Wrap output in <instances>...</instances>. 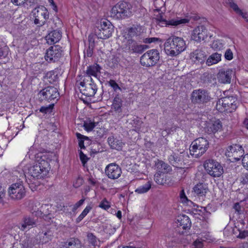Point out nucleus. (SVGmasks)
Instances as JSON below:
<instances>
[{
	"label": "nucleus",
	"mask_w": 248,
	"mask_h": 248,
	"mask_svg": "<svg viewBox=\"0 0 248 248\" xmlns=\"http://www.w3.org/2000/svg\"><path fill=\"white\" fill-rule=\"evenodd\" d=\"M164 45L166 54L172 57L178 55L186 47L183 38L174 36L169 37Z\"/></svg>",
	"instance_id": "nucleus-1"
},
{
	"label": "nucleus",
	"mask_w": 248,
	"mask_h": 248,
	"mask_svg": "<svg viewBox=\"0 0 248 248\" xmlns=\"http://www.w3.org/2000/svg\"><path fill=\"white\" fill-rule=\"evenodd\" d=\"M50 169V164L46 155L41 156L33 165L28 169L29 175L34 179H41L46 176Z\"/></svg>",
	"instance_id": "nucleus-2"
},
{
	"label": "nucleus",
	"mask_w": 248,
	"mask_h": 248,
	"mask_svg": "<svg viewBox=\"0 0 248 248\" xmlns=\"http://www.w3.org/2000/svg\"><path fill=\"white\" fill-rule=\"evenodd\" d=\"M132 6L126 1L118 2L110 11V16L117 19H124L132 15Z\"/></svg>",
	"instance_id": "nucleus-3"
},
{
	"label": "nucleus",
	"mask_w": 248,
	"mask_h": 248,
	"mask_svg": "<svg viewBox=\"0 0 248 248\" xmlns=\"http://www.w3.org/2000/svg\"><path fill=\"white\" fill-rule=\"evenodd\" d=\"M121 47L123 51L129 54H141L148 48L147 45L139 44L135 40L127 38L124 39Z\"/></svg>",
	"instance_id": "nucleus-4"
},
{
	"label": "nucleus",
	"mask_w": 248,
	"mask_h": 248,
	"mask_svg": "<svg viewBox=\"0 0 248 248\" xmlns=\"http://www.w3.org/2000/svg\"><path fill=\"white\" fill-rule=\"evenodd\" d=\"M237 98L232 96H226L219 99L216 104V108L220 111L232 112L237 107Z\"/></svg>",
	"instance_id": "nucleus-5"
},
{
	"label": "nucleus",
	"mask_w": 248,
	"mask_h": 248,
	"mask_svg": "<svg viewBox=\"0 0 248 248\" xmlns=\"http://www.w3.org/2000/svg\"><path fill=\"white\" fill-rule=\"evenodd\" d=\"M209 147L208 140L204 138H199L191 144L190 153L191 155L198 157L205 153Z\"/></svg>",
	"instance_id": "nucleus-6"
},
{
	"label": "nucleus",
	"mask_w": 248,
	"mask_h": 248,
	"mask_svg": "<svg viewBox=\"0 0 248 248\" xmlns=\"http://www.w3.org/2000/svg\"><path fill=\"white\" fill-rule=\"evenodd\" d=\"M160 58L159 53L157 49H153L148 50L140 58L141 65L147 67L155 65Z\"/></svg>",
	"instance_id": "nucleus-7"
},
{
	"label": "nucleus",
	"mask_w": 248,
	"mask_h": 248,
	"mask_svg": "<svg viewBox=\"0 0 248 248\" xmlns=\"http://www.w3.org/2000/svg\"><path fill=\"white\" fill-rule=\"evenodd\" d=\"M190 99L194 104H205L211 99L210 93L203 89H196L193 91L191 94Z\"/></svg>",
	"instance_id": "nucleus-8"
},
{
	"label": "nucleus",
	"mask_w": 248,
	"mask_h": 248,
	"mask_svg": "<svg viewBox=\"0 0 248 248\" xmlns=\"http://www.w3.org/2000/svg\"><path fill=\"white\" fill-rule=\"evenodd\" d=\"M207 173L213 177H219L223 173V169L221 164L215 160H206L203 164Z\"/></svg>",
	"instance_id": "nucleus-9"
},
{
	"label": "nucleus",
	"mask_w": 248,
	"mask_h": 248,
	"mask_svg": "<svg viewBox=\"0 0 248 248\" xmlns=\"http://www.w3.org/2000/svg\"><path fill=\"white\" fill-rule=\"evenodd\" d=\"M100 22V26L95 31L96 35L98 38L102 39L108 38L112 35L114 26L109 21L105 19L101 20Z\"/></svg>",
	"instance_id": "nucleus-10"
},
{
	"label": "nucleus",
	"mask_w": 248,
	"mask_h": 248,
	"mask_svg": "<svg viewBox=\"0 0 248 248\" xmlns=\"http://www.w3.org/2000/svg\"><path fill=\"white\" fill-rule=\"evenodd\" d=\"M32 13L34 18V23L39 27L44 25L49 18V13L47 9L43 6L34 8Z\"/></svg>",
	"instance_id": "nucleus-11"
},
{
	"label": "nucleus",
	"mask_w": 248,
	"mask_h": 248,
	"mask_svg": "<svg viewBox=\"0 0 248 248\" xmlns=\"http://www.w3.org/2000/svg\"><path fill=\"white\" fill-rule=\"evenodd\" d=\"M155 19L157 22V24L161 27L177 26L180 24H186L189 22L188 19L180 17H177L176 18L167 20L164 18V14L162 12L159 13L156 15H155Z\"/></svg>",
	"instance_id": "nucleus-12"
},
{
	"label": "nucleus",
	"mask_w": 248,
	"mask_h": 248,
	"mask_svg": "<svg viewBox=\"0 0 248 248\" xmlns=\"http://www.w3.org/2000/svg\"><path fill=\"white\" fill-rule=\"evenodd\" d=\"M8 195L13 200H19L25 195V190L22 183L13 184L9 187Z\"/></svg>",
	"instance_id": "nucleus-13"
},
{
	"label": "nucleus",
	"mask_w": 248,
	"mask_h": 248,
	"mask_svg": "<svg viewBox=\"0 0 248 248\" xmlns=\"http://www.w3.org/2000/svg\"><path fill=\"white\" fill-rule=\"evenodd\" d=\"M79 85L81 86L80 89L81 93L88 97L94 96L97 90L96 84L93 80L87 82L86 79H83L82 81L80 82Z\"/></svg>",
	"instance_id": "nucleus-14"
},
{
	"label": "nucleus",
	"mask_w": 248,
	"mask_h": 248,
	"mask_svg": "<svg viewBox=\"0 0 248 248\" xmlns=\"http://www.w3.org/2000/svg\"><path fill=\"white\" fill-rule=\"evenodd\" d=\"M62 48L59 46H51L46 53L45 59L48 62H56L62 57Z\"/></svg>",
	"instance_id": "nucleus-15"
},
{
	"label": "nucleus",
	"mask_w": 248,
	"mask_h": 248,
	"mask_svg": "<svg viewBox=\"0 0 248 248\" xmlns=\"http://www.w3.org/2000/svg\"><path fill=\"white\" fill-rule=\"evenodd\" d=\"M42 100H46L48 102L52 100H58L59 93L56 88L53 86H48L42 90L40 92Z\"/></svg>",
	"instance_id": "nucleus-16"
},
{
	"label": "nucleus",
	"mask_w": 248,
	"mask_h": 248,
	"mask_svg": "<svg viewBox=\"0 0 248 248\" xmlns=\"http://www.w3.org/2000/svg\"><path fill=\"white\" fill-rule=\"evenodd\" d=\"M226 155L227 156L232 157V159L238 161L244 156V150L241 145L234 144L229 147Z\"/></svg>",
	"instance_id": "nucleus-17"
},
{
	"label": "nucleus",
	"mask_w": 248,
	"mask_h": 248,
	"mask_svg": "<svg viewBox=\"0 0 248 248\" xmlns=\"http://www.w3.org/2000/svg\"><path fill=\"white\" fill-rule=\"evenodd\" d=\"M105 173L109 179L115 180L119 178L122 174V170L116 163H110L107 166Z\"/></svg>",
	"instance_id": "nucleus-18"
},
{
	"label": "nucleus",
	"mask_w": 248,
	"mask_h": 248,
	"mask_svg": "<svg viewBox=\"0 0 248 248\" xmlns=\"http://www.w3.org/2000/svg\"><path fill=\"white\" fill-rule=\"evenodd\" d=\"M101 69V68L99 65L96 63L88 66L85 72L86 75L84 76V79H86L87 82L89 81V80H93L91 76L97 78L98 74L100 73Z\"/></svg>",
	"instance_id": "nucleus-19"
},
{
	"label": "nucleus",
	"mask_w": 248,
	"mask_h": 248,
	"mask_svg": "<svg viewBox=\"0 0 248 248\" xmlns=\"http://www.w3.org/2000/svg\"><path fill=\"white\" fill-rule=\"evenodd\" d=\"M190 58L195 63L202 64L206 59V54L203 50L198 48L190 54Z\"/></svg>",
	"instance_id": "nucleus-20"
},
{
	"label": "nucleus",
	"mask_w": 248,
	"mask_h": 248,
	"mask_svg": "<svg viewBox=\"0 0 248 248\" xmlns=\"http://www.w3.org/2000/svg\"><path fill=\"white\" fill-rule=\"evenodd\" d=\"M207 37V30L203 26L196 27L193 31L191 38L197 42H201Z\"/></svg>",
	"instance_id": "nucleus-21"
},
{
	"label": "nucleus",
	"mask_w": 248,
	"mask_h": 248,
	"mask_svg": "<svg viewBox=\"0 0 248 248\" xmlns=\"http://www.w3.org/2000/svg\"><path fill=\"white\" fill-rule=\"evenodd\" d=\"M36 225L37 219L31 217L26 216L23 218V222L19 228L21 230L24 231L27 229H30L35 227Z\"/></svg>",
	"instance_id": "nucleus-22"
},
{
	"label": "nucleus",
	"mask_w": 248,
	"mask_h": 248,
	"mask_svg": "<svg viewBox=\"0 0 248 248\" xmlns=\"http://www.w3.org/2000/svg\"><path fill=\"white\" fill-rule=\"evenodd\" d=\"M62 38V31L60 30L55 29L51 31L46 36V40L48 43L54 44L58 42Z\"/></svg>",
	"instance_id": "nucleus-23"
},
{
	"label": "nucleus",
	"mask_w": 248,
	"mask_h": 248,
	"mask_svg": "<svg viewBox=\"0 0 248 248\" xmlns=\"http://www.w3.org/2000/svg\"><path fill=\"white\" fill-rule=\"evenodd\" d=\"M169 160L172 166L176 168H182L184 155H182V153L180 154L174 153L169 156Z\"/></svg>",
	"instance_id": "nucleus-24"
},
{
	"label": "nucleus",
	"mask_w": 248,
	"mask_h": 248,
	"mask_svg": "<svg viewBox=\"0 0 248 248\" xmlns=\"http://www.w3.org/2000/svg\"><path fill=\"white\" fill-rule=\"evenodd\" d=\"M232 73V71L231 70L220 71L217 76L219 81L222 83H230Z\"/></svg>",
	"instance_id": "nucleus-25"
},
{
	"label": "nucleus",
	"mask_w": 248,
	"mask_h": 248,
	"mask_svg": "<svg viewBox=\"0 0 248 248\" xmlns=\"http://www.w3.org/2000/svg\"><path fill=\"white\" fill-rule=\"evenodd\" d=\"M154 167L158 170L157 172H162V173H165L166 172H168L171 170V167L170 166L162 160L156 159L154 161Z\"/></svg>",
	"instance_id": "nucleus-26"
},
{
	"label": "nucleus",
	"mask_w": 248,
	"mask_h": 248,
	"mask_svg": "<svg viewBox=\"0 0 248 248\" xmlns=\"http://www.w3.org/2000/svg\"><path fill=\"white\" fill-rule=\"evenodd\" d=\"M222 128V123L219 119L211 122L207 126V130L209 133H215L220 131Z\"/></svg>",
	"instance_id": "nucleus-27"
},
{
	"label": "nucleus",
	"mask_w": 248,
	"mask_h": 248,
	"mask_svg": "<svg viewBox=\"0 0 248 248\" xmlns=\"http://www.w3.org/2000/svg\"><path fill=\"white\" fill-rule=\"evenodd\" d=\"M177 222L178 225L184 230L189 229L191 225L189 218L186 215L179 216Z\"/></svg>",
	"instance_id": "nucleus-28"
},
{
	"label": "nucleus",
	"mask_w": 248,
	"mask_h": 248,
	"mask_svg": "<svg viewBox=\"0 0 248 248\" xmlns=\"http://www.w3.org/2000/svg\"><path fill=\"white\" fill-rule=\"evenodd\" d=\"M108 141L112 149L117 150H122L124 144L121 140L114 138L113 136L109 137L108 139Z\"/></svg>",
	"instance_id": "nucleus-29"
},
{
	"label": "nucleus",
	"mask_w": 248,
	"mask_h": 248,
	"mask_svg": "<svg viewBox=\"0 0 248 248\" xmlns=\"http://www.w3.org/2000/svg\"><path fill=\"white\" fill-rule=\"evenodd\" d=\"M208 190L207 185L203 183H199L193 187L194 192L200 196H205Z\"/></svg>",
	"instance_id": "nucleus-30"
},
{
	"label": "nucleus",
	"mask_w": 248,
	"mask_h": 248,
	"mask_svg": "<svg viewBox=\"0 0 248 248\" xmlns=\"http://www.w3.org/2000/svg\"><path fill=\"white\" fill-rule=\"evenodd\" d=\"M53 237V233L51 231H47L45 232H41L39 234L40 239L39 243L45 244L51 240Z\"/></svg>",
	"instance_id": "nucleus-31"
},
{
	"label": "nucleus",
	"mask_w": 248,
	"mask_h": 248,
	"mask_svg": "<svg viewBox=\"0 0 248 248\" xmlns=\"http://www.w3.org/2000/svg\"><path fill=\"white\" fill-rule=\"evenodd\" d=\"M221 54H219L217 52L213 53L206 60V64L208 66H210L213 64L217 63L221 61Z\"/></svg>",
	"instance_id": "nucleus-32"
},
{
	"label": "nucleus",
	"mask_w": 248,
	"mask_h": 248,
	"mask_svg": "<svg viewBox=\"0 0 248 248\" xmlns=\"http://www.w3.org/2000/svg\"><path fill=\"white\" fill-rule=\"evenodd\" d=\"M65 248H81L80 241L77 238H71L65 244Z\"/></svg>",
	"instance_id": "nucleus-33"
},
{
	"label": "nucleus",
	"mask_w": 248,
	"mask_h": 248,
	"mask_svg": "<svg viewBox=\"0 0 248 248\" xmlns=\"http://www.w3.org/2000/svg\"><path fill=\"white\" fill-rule=\"evenodd\" d=\"M39 242L37 238H27L22 241L23 248H33Z\"/></svg>",
	"instance_id": "nucleus-34"
},
{
	"label": "nucleus",
	"mask_w": 248,
	"mask_h": 248,
	"mask_svg": "<svg viewBox=\"0 0 248 248\" xmlns=\"http://www.w3.org/2000/svg\"><path fill=\"white\" fill-rule=\"evenodd\" d=\"M122 100L118 95L115 96L112 105V108L118 113L122 112Z\"/></svg>",
	"instance_id": "nucleus-35"
},
{
	"label": "nucleus",
	"mask_w": 248,
	"mask_h": 248,
	"mask_svg": "<svg viewBox=\"0 0 248 248\" xmlns=\"http://www.w3.org/2000/svg\"><path fill=\"white\" fill-rule=\"evenodd\" d=\"M152 182L148 181L145 184L140 186L135 190V192L138 194H143L147 192L151 188Z\"/></svg>",
	"instance_id": "nucleus-36"
},
{
	"label": "nucleus",
	"mask_w": 248,
	"mask_h": 248,
	"mask_svg": "<svg viewBox=\"0 0 248 248\" xmlns=\"http://www.w3.org/2000/svg\"><path fill=\"white\" fill-rule=\"evenodd\" d=\"M76 135L77 139H78L79 147L80 149H85V147L84 146V142L85 140H89V137L84 136L79 133H76Z\"/></svg>",
	"instance_id": "nucleus-37"
},
{
	"label": "nucleus",
	"mask_w": 248,
	"mask_h": 248,
	"mask_svg": "<svg viewBox=\"0 0 248 248\" xmlns=\"http://www.w3.org/2000/svg\"><path fill=\"white\" fill-rule=\"evenodd\" d=\"M87 237L88 242L89 244L94 247L97 246V241H99V240L93 233H88Z\"/></svg>",
	"instance_id": "nucleus-38"
},
{
	"label": "nucleus",
	"mask_w": 248,
	"mask_h": 248,
	"mask_svg": "<svg viewBox=\"0 0 248 248\" xmlns=\"http://www.w3.org/2000/svg\"><path fill=\"white\" fill-rule=\"evenodd\" d=\"M164 173L162 172H157L154 175V180L158 185H163L165 181L164 180Z\"/></svg>",
	"instance_id": "nucleus-39"
},
{
	"label": "nucleus",
	"mask_w": 248,
	"mask_h": 248,
	"mask_svg": "<svg viewBox=\"0 0 248 248\" xmlns=\"http://www.w3.org/2000/svg\"><path fill=\"white\" fill-rule=\"evenodd\" d=\"M83 126L87 131H91L95 126V124L91 120H87L84 122Z\"/></svg>",
	"instance_id": "nucleus-40"
},
{
	"label": "nucleus",
	"mask_w": 248,
	"mask_h": 248,
	"mask_svg": "<svg viewBox=\"0 0 248 248\" xmlns=\"http://www.w3.org/2000/svg\"><path fill=\"white\" fill-rule=\"evenodd\" d=\"M130 124L133 127L139 130L142 124V122L138 117H133L132 122Z\"/></svg>",
	"instance_id": "nucleus-41"
},
{
	"label": "nucleus",
	"mask_w": 248,
	"mask_h": 248,
	"mask_svg": "<svg viewBox=\"0 0 248 248\" xmlns=\"http://www.w3.org/2000/svg\"><path fill=\"white\" fill-rule=\"evenodd\" d=\"M54 106V103H51L47 106H42L40 108V111L44 113H49L52 111Z\"/></svg>",
	"instance_id": "nucleus-42"
},
{
	"label": "nucleus",
	"mask_w": 248,
	"mask_h": 248,
	"mask_svg": "<svg viewBox=\"0 0 248 248\" xmlns=\"http://www.w3.org/2000/svg\"><path fill=\"white\" fill-rule=\"evenodd\" d=\"M100 208L103 209L105 210H107L110 207V202L107 200L106 198H104L100 203L99 206Z\"/></svg>",
	"instance_id": "nucleus-43"
},
{
	"label": "nucleus",
	"mask_w": 248,
	"mask_h": 248,
	"mask_svg": "<svg viewBox=\"0 0 248 248\" xmlns=\"http://www.w3.org/2000/svg\"><path fill=\"white\" fill-rule=\"evenodd\" d=\"M223 46V44L219 40L214 41L211 45L212 48L215 50H220Z\"/></svg>",
	"instance_id": "nucleus-44"
},
{
	"label": "nucleus",
	"mask_w": 248,
	"mask_h": 248,
	"mask_svg": "<svg viewBox=\"0 0 248 248\" xmlns=\"http://www.w3.org/2000/svg\"><path fill=\"white\" fill-rule=\"evenodd\" d=\"M93 45H90L88 48L84 50V54L85 56L91 57L93 54Z\"/></svg>",
	"instance_id": "nucleus-45"
},
{
	"label": "nucleus",
	"mask_w": 248,
	"mask_h": 248,
	"mask_svg": "<svg viewBox=\"0 0 248 248\" xmlns=\"http://www.w3.org/2000/svg\"><path fill=\"white\" fill-rule=\"evenodd\" d=\"M53 22L54 23V28L56 29L60 30L62 29L63 26L62 21L58 17L54 19Z\"/></svg>",
	"instance_id": "nucleus-46"
},
{
	"label": "nucleus",
	"mask_w": 248,
	"mask_h": 248,
	"mask_svg": "<svg viewBox=\"0 0 248 248\" xmlns=\"http://www.w3.org/2000/svg\"><path fill=\"white\" fill-rule=\"evenodd\" d=\"M224 57L225 59L228 61H231L233 59V54L232 51L230 48L226 49L224 54Z\"/></svg>",
	"instance_id": "nucleus-47"
},
{
	"label": "nucleus",
	"mask_w": 248,
	"mask_h": 248,
	"mask_svg": "<svg viewBox=\"0 0 248 248\" xmlns=\"http://www.w3.org/2000/svg\"><path fill=\"white\" fill-rule=\"evenodd\" d=\"M108 85L112 88L115 92H116L118 90L121 91V88L119 86L118 84L114 80H110L108 81Z\"/></svg>",
	"instance_id": "nucleus-48"
},
{
	"label": "nucleus",
	"mask_w": 248,
	"mask_h": 248,
	"mask_svg": "<svg viewBox=\"0 0 248 248\" xmlns=\"http://www.w3.org/2000/svg\"><path fill=\"white\" fill-rule=\"evenodd\" d=\"M8 51L9 48L6 46L0 47V58L5 57L8 55Z\"/></svg>",
	"instance_id": "nucleus-49"
},
{
	"label": "nucleus",
	"mask_w": 248,
	"mask_h": 248,
	"mask_svg": "<svg viewBox=\"0 0 248 248\" xmlns=\"http://www.w3.org/2000/svg\"><path fill=\"white\" fill-rule=\"evenodd\" d=\"M79 154L80 159L82 164L84 165L87 162L89 158L81 151H79Z\"/></svg>",
	"instance_id": "nucleus-50"
},
{
	"label": "nucleus",
	"mask_w": 248,
	"mask_h": 248,
	"mask_svg": "<svg viewBox=\"0 0 248 248\" xmlns=\"http://www.w3.org/2000/svg\"><path fill=\"white\" fill-rule=\"evenodd\" d=\"M128 33L131 36H137L138 34L137 29L136 27H131L129 29Z\"/></svg>",
	"instance_id": "nucleus-51"
},
{
	"label": "nucleus",
	"mask_w": 248,
	"mask_h": 248,
	"mask_svg": "<svg viewBox=\"0 0 248 248\" xmlns=\"http://www.w3.org/2000/svg\"><path fill=\"white\" fill-rule=\"evenodd\" d=\"M242 162L243 166L248 170V154L243 156Z\"/></svg>",
	"instance_id": "nucleus-52"
},
{
	"label": "nucleus",
	"mask_w": 248,
	"mask_h": 248,
	"mask_svg": "<svg viewBox=\"0 0 248 248\" xmlns=\"http://www.w3.org/2000/svg\"><path fill=\"white\" fill-rule=\"evenodd\" d=\"M230 7L232 8L237 14H238L239 13H241V10L239 9L238 5L234 2L232 3Z\"/></svg>",
	"instance_id": "nucleus-53"
},
{
	"label": "nucleus",
	"mask_w": 248,
	"mask_h": 248,
	"mask_svg": "<svg viewBox=\"0 0 248 248\" xmlns=\"http://www.w3.org/2000/svg\"><path fill=\"white\" fill-rule=\"evenodd\" d=\"M5 195V193L3 187L0 186V203L3 202Z\"/></svg>",
	"instance_id": "nucleus-54"
},
{
	"label": "nucleus",
	"mask_w": 248,
	"mask_h": 248,
	"mask_svg": "<svg viewBox=\"0 0 248 248\" xmlns=\"http://www.w3.org/2000/svg\"><path fill=\"white\" fill-rule=\"evenodd\" d=\"M11 2L15 5H21L27 0H11Z\"/></svg>",
	"instance_id": "nucleus-55"
},
{
	"label": "nucleus",
	"mask_w": 248,
	"mask_h": 248,
	"mask_svg": "<svg viewBox=\"0 0 248 248\" xmlns=\"http://www.w3.org/2000/svg\"><path fill=\"white\" fill-rule=\"evenodd\" d=\"M194 246L195 248H202L203 244L202 241L198 239L194 242Z\"/></svg>",
	"instance_id": "nucleus-56"
},
{
	"label": "nucleus",
	"mask_w": 248,
	"mask_h": 248,
	"mask_svg": "<svg viewBox=\"0 0 248 248\" xmlns=\"http://www.w3.org/2000/svg\"><path fill=\"white\" fill-rule=\"evenodd\" d=\"M92 208V207L91 206H87L81 214H82V216H84L85 217L90 211Z\"/></svg>",
	"instance_id": "nucleus-57"
},
{
	"label": "nucleus",
	"mask_w": 248,
	"mask_h": 248,
	"mask_svg": "<svg viewBox=\"0 0 248 248\" xmlns=\"http://www.w3.org/2000/svg\"><path fill=\"white\" fill-rule=\"evenodd\" d=\"M180 198L183 202H186L188 201L187 197H186L184 191L183 190L180 193Z\"/></svg>",
	"instance_id": "nucleus-58"
},
{
	"label": "nucleus",
	"mask_w": 248,
	"mask_h": 248,
	"mask_svg": "<svg viewBox=\"0 0 248 248\" xmlns=\"http://www.w3.org/2000/svg\"><path fill=\"white\" fill-rule=\"evenodd\" d=\"M158 39L157 38L153 37V38H146L144 40V42L146 43H151L152 42L157 41Z\"/></svg>",
	"instance_id": "nucleus-59"
},
{
	"label": "nucleus",
	"mask_w": 248,
	"mask_h": 248,
	"mask_svg": "<svg viewBox=\"0 0 248 248\" xmlns=\"http://www.w3.org/2000/svg\"><path fill=\"white\" fill-rule=\"evenodd\" d=\"M238 15L241 16L247 22H248V14L246 12H243L242 10L241 11V13H239Z\"/></svg>",
	"instance_id": "nucleus-60"
},
{
	"label": "nucleus",
	"mask_w": 248,
	"mask_h": 248,
	"mask_svg": "<svg viewBox=\"0 0 248 248\" xmlns=\"http://www.w3.org/2000/svg\"><path fill=\"white\" fill-rule=\"evenodd\" d=\"M233 208L235 209L236 211H237L239 214L240 213L241 211V206L240 205L239 203H235L233 206Z\"/></svg>",
	"instance_id": "nucleus-61"
},
{
	"label": "nucleus",
	"mask_w": 248,
	"mask_h": 248,
	"mask_svg": "<svg viewBox=\"0 0 248 248\" xmlns=\"http://www.w3.org/2000/svg\"><path fill=\"white\" fill-rule=\"evenodd\" d=\"M84 201H85V199H82L80 200L78 202L75 204V205H76V206H77L78 208H79L80 206H81L83 204Z\"/></svg>",
	"instance_id": "nucleus-62"
},
{
	"label": "nucleus",
	"mask_w": 248,
	"mask_h": 248,
	"mask_svg": "<svg viewBox=\"0 0 248 248\" xmlns=\"http://www.w3.org/2000/svg\"><path fill=\"white\" fill-rule=\"evenodd\" d=\"M243 181L244 183H248V172L244 174Z\"/></svg>",
	"instance_id": "nucleus-63"
},
{
	"label": "nucleus",
	"mask_w": 248,
	"mask_h": 248,
	"mask_svg": "<svg viewBox=\"0 0 248 248\" xmlns=\"http://www.w3.org/2000/svg\"><path fill=\"white\" fill-rule=\"evenodd\" d=\"M84 217V216H82V214H80L76 219V222L79 223L80 222Z\"/></svg>",
	"instance_id": "nucleus-64"
}]
</instances>
